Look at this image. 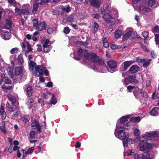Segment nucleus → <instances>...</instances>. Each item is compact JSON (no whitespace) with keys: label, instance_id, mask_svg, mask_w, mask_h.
I'll list each match as a JSON object with an SVG mask.
<instances>
[{"label":"nucleus","instance_id":"nucleus-1","mask_svg":"<svg viewBox=\"0 0 159 159\" xmlns=\"http://www.w3.org/2000/svg\"><path fill=\"white\" fill-rule=\"evenodd\" d=\"M77 54L80 57L83 56V61L84 64L89 65L90 63L91 65H93V66H89V67L96 70H101V66L104 65V62L95 53L89 52L86 50L79 48Z\"/></svg>","mask_w":159,"mask_h":159},{"label":"nucleus","instance_id":"nucleus-2","mask_svg":"<svg viewBox=\"0 0 159 159\" xmlns=\"http://www.w3.org/2000/svg\"><path fill=\"white\" fill-rule=\"evenodd\" d=\"M129 117V115H127L122 116L118 120L114 133L115 136L117 138L123 139L125 138L124 126H128L130 125L128 121Z\"/></svg>","mask_w":159,"mask_h":159},{"label":"nucleus","instance_id":"nucleus-3","mask_svg":"<svg viewBox=\"0 0 159 159\" xmlns=\"http://www.w3.org/2000/svg\"><path fill=\"white\" fill-rule=\"evenodd\" d=\"M110 3L108 2L107 4H105L104 7L108 12H107L104 14L102 16L104 20L107 23H110L112 25L115 23V18L118 17V11L115 8H111Z\"/></svg>","mask_w":159,"mask_h":159},{"label":"nucleus","instance_id":"nucleus-4","mask_svg":"<svg viewBox=\"0 0 159 159\" xmlns=\"http://www.w3.org/2000/svg\"><path fill=\"white\" fill-rule=\"evenodd\" d=\"M30 70H32L33 74L36 75L39 73L41 75L45 74L46 76L49 75L48 71L46 69V67L44 65H36L34 61L30 60L29 62Z\"/></svg>","mask_w":159,"mask_h":159},{"label":"nucleus","instance_id":"nucleus-5","mask_svg":"<svg viewBox=\"0 0 159 159\" xmlns=\"http://www.w3.org/2000/svg\"><path fill=\"white\" fill-rule=\"evenodd\" d=\"M12 23L10 19L6 20L5 25L0 23V35L1 37L5 40H8L11 38L10 33L4 29H9L11 27Z\"/></svg>","mask_w":159,"mask_h":159},{"label":"nucleus","instance_id":"nucleus-6","mask_svg":"<svg viewBox=\"0 0 159 159\" xmlns=\"http://www.w3.org/2000/svg\"><path fill=\"white\" fill-rule=\"evenodd\" d=\"M152 145L147 142L145 139H140L137 146V148L139 151H148L152 148Z\"/></svg>","mask_w":159,"mask_h":159},{"label":"nucleus","instance_id":"nucleus-7","mask_svg":"<svg viewBox=\"0 0 159 159\" xmlns=\"http://www.w3.org/2000/svg\"><path fill=\"white\" fill-rule=\"evenodd\" d=\"M133 93L135 98H139L142 103L147 104V102L148 101L149 98L148 96L144 94L143 92L138 89L137 90H134Z\"/></svg>","mask_w":159,"mask_h":159},{"label":"nucleus","instance_id":"nucleus-8","mask_svg":"<svg viewBox=\"0 0 159 159\" xmlns=\"http://www.w3.org/2000/svg\"><path fill=\"white\" fill-rule=\"evenodd\" d=\"M25 6L27 7V9L23 8L20 9L16 7L15 12L16 15H19L21 17H22V16H24L25 19L26 20L28 18L26 16L30 15L31 12L28 8L29 6L27 5H24L23 7H24Z\"/></svg>","mask_w":159,"mask_h":159},{"label":"nucleus","instance_id":"nucleus-9","mask_svg":"<svg viewBox=\"0 0 159 159\" xmlns=\"http://www.w3.org/2000/svg\"><path fill=\"white\" fill-rule=\"evenodd\" d=\"M135 34L133 29L131 28H127L125 31V33L123 35V39L126 40L128 39H132L135 37Z\"/></svg>","mask_w":159,"mask_h":159},{"label":"nucleus","instance_id":"nucleus-10","mask_svg":"<svg viewBox=\"0 0 159 159\" xmlns=\"http://www.w3.org/2000/svg\"><path fill=\"white\" fill-rule=\"evenodd\" d=\"M145 136L149 138V139L153 141H156L159 139V132L155 131L146 132Z\"/></svg>","mask_w":159,"mask_h":159},{"label":"nucleus","instance_id":"nucleus-11","mask_svg":"<svg viewBox=\"0 0 159 159\" xmlns=\"http://www.w3.org/2000/svg\"><path fill=\"white\" fill-rule=\"evenodd\" d=\"M136 9L140 13L143 14H145L151 11V9L147 6V4L145 3L141 4Z\"/></svg>","mask_w":159,"mask_h":159},{"label":"nucleus","instance_id":"nucleus-12","mask_svg":"<svg viewBox=\"0 0 159 159\" xmlns=\"http://www.w3.org/2000/svg\"><path fill=\"white\" fill-rule=\"evenodd\" d=\"M108 66L107 69L108 71L113 73L116 70V62L113 61H109L107 62Z\"/></svg>","mask_w":159,"mask_h":159},{"label":"nucleus","instance_id":"nucleus-13","mask_svg":"<svg viewBox=\"0 0 159 159\" xmlns=\"http://www.w3.org/2000/svg\"><path fill=\"white\" fill-rule=\"evenodd\" d=\"M31 127L33 129H37L38 131L41 132V127L39 121L36 120H34L32 121Z\"/></svg>","mask_w":159,"mask_h":159},{"label":"nucleus","instance_id":"nucleus-14","mask_svg":"<svg viewBox=\"0 0 159 159\" xmlns=\"http://www.w3.org/2000/svg\"><path fill=\"white\" fill-rule=\"evenodd\" d=\"M21 46L23 48H25L26 47H27L28 50L26 52L25 51V54L26 56H27V53L32 51V48L31 46L30 45L28 42H25L21 43Z\"/></svg>","mask_w":159,"mask_h":159},{"label":"nucleus","instance_id":"nucleus-15","mask_svg":"<svg viewBox=\"0 0 159 159\" xmlns=\"http://www.w3.org/2000/svg\"><path fill=\"white\" fill-rule=\"evenodd\" d=\"M143 154L144 159H154L155 158L154 154L153 152H149Z\"/></svg>","mask_w":159,"mask_h":159},{"label":"nucleus","instance_id":"nucleus-16","mask_svg":"<svg viewBox=\"0 0 159 159\" xmlns=\"http://www.w3.org/2000/svg\"><path fill=\"white\" fill-rule=\"evenodd\" d=\"M46 24L45 22H42L38 24L36 27L35 29L38 31H41L46 29Z\"/></svg>","mask_w":159,"mask_h":159},{"label":"nucleus","instance_id":"nucleus-17","mask_svg":"<svg viewBox=\"0 0 159 159\" xmlns=\"http://www.w3.org/2000/svg\"><path fill=\"white\" fill-rule=\"evenodd\" d=\"M4 107V106L2 104L0 107V115L2 120L5 119L6 116V113L5 111Z\"/></svg>","mask_w":159,"mask_h":159},{"label":"nucleus","instance_id":"nucleus-18","mask_svg":"<svg viewBox=\"0 0 159 159\" xmlns=\"http://www.w3.org/2000/svg\"><path fill=\"white\" fill-rule=\"evenodd\" d=\"M23 70V67L22 66H19L16 67L14 69L15 74L16 75H20Z\"/></svg>","mask_w":159,"mask_h":159},{"label":"nucleus","instance_id":"nucleus-19","mask_svg":"<svg viewBox=\"0 0 159 159\" xmlns=\"http://www.w3.org/2000/svg\"><path fill=\"white\" fill-rule=\"evenodd\" d=\"M135 80V77L134 76H129L128 78H125L124 81V83L126 84L134 82Z\"/></svg>","mask_w":159,"mask_h":159},{"label":"nucleus","instance_id":"nucleus-20","mask_svg":"<svg viewBox=\"0 0 159 159\" xmlns=\"http://www.w3.org/2000/svg\"><path fill=\"white\" fill-rule=\"evenodd\" d=\"M139 70V67L136 65H133L129 69V72L132 74L137 72Z\"/></svg>","mask_w":159,"mask_h":159},{"label":"nucleus","instance_id":"nucleus-21","mask_svg":"<svg viewBox=\"0 0 159 159\" xmlns=\"http://www.w3.org/2000/svg\"><path fill=\"white\" fill-rule=\"evenodd\" d=\"M90 4L95 7H98L101 2L100 0H89Z\"/></svg>","mask_w":159,"mask_h":159},{"label":"nucleus","instance_id":"nucleus-22","mask_svg":"<svg viewBox=\"0 0 159 159\" xmlns=\"http://www.w3.org/2000/svg\"><path fill=\"white\" fill-rule=\"evenodd\" d=\"M159 108L158 107H153L151 111L150 112V114L151 115L157 116L159 114V112L158 111Z\"/></svg>","mask_w":159,"mask_h":159},{"label":"nucleus","instance_id":"nucleus-23","mask_svg":"<svg viewBox=\"0 0 159 159\" xmlns=\"http://www.w3.org/2000/svg\"><path fill=\"white\" fill-rule=\"evenodd\" d=\"M134 61H125L123 63L124 65V69L125 70H127L128 68L132 65V64L134 63Z\"/></svg>","mask_w":159,"mask_h":159},{"label":"nucleus","instance_id":"nucleus-24","mask_svg":"<svg viewBox=\"0 0 159 159\" xmlns=\"http://www.w3.org/2000/svg\"><path fill=\"white\" fill-rule=\"evenodd\" d=\"M27 95L30 97L32 94V88L30 86H28L27 87L25 91Z\"/></svg>","mask_w":159,"mask_h":159},{"label":"nucleus","instance_id":"nucleus-25","mask_svg":"<svg viewBox=\"0 0 159 159\" xmlns=\"http://www.w3.org/2000/svg\"><path fill=\"white\" fill-rule=\"evenodd\" d=\"M55 95L53 94H52V97L50 100V103L53 105L56 104L57 102V98H55Z\"/></svg>","mask_w":159,"mask_h":159},{"label":"nucleus","instance_id":"nucleus-26","mask_svg":"<svg viewBox=\"0 0 159 159\" xmlns=\"http://www.w3.org/2000/svg\"><path fill=\"white\" fill-rule=\"evenodd\" d=\"M5 122L3 121L0 124V129L1 131L4 133H6V130L5 128Z\"/></svg>","mask_w":159,"mask_h":159},{"label":"nucleus","instance_id":"nucleus-27","mask_svg":"<svg viewBox=\"0 0 159 159\" xmlns=\"http://www.w3.org/2000/svg\"><path fill=\"white\" fill-rule=\"evenodd\" d=\"M6 106L7 107L8 110L11 111H13L16 108L14 104H12L11 105L8 102L7 103Z\"/></svg>","mask_w":159,"mask_h":159},{"label":"nucleus","instance_id":"nucleus-28","mask_svg":"<svg viewBox=\"0 0 159 159\" xmlns=\"http://www.w3.org/2000/svg\"><path fill=\"white\" fill-rule=\"evenodd\" d=\"M9 100L10 101L12 104H14L16 101V98L14 96L9 94L7 96Z\"/></svg>","mask_w":159,"mask_h":159},{"label":"nucleus","instance_id":"nucleus-29","mask_svg":"<svg viewBox=\"0 0 159 159\" xmlns=\"http://www.w3.org/2000/svg\"><path fill=\"white\" fill-rule=\"evenodd\" d=\"M114 34L115 37L116 39L120 38L122 35L121 32L119 30H117L115 31Z\"/></svg>","mask_w":159,"mask_h":159},{"label":"nucleus","instance_id":"nucleus-30","mask_svg":"<svg viewBox=\"0 0 159 159\" xmlns=\"http://www.w3.org/2000/svg\"><path fill=\"white\" fill-rule=\"evenodd\" d=\"M74 19V16L72 15H70L68 18L64 19L62 22H70L73 21Z\"/></svg>","mask_w":159,"mask_h":159},{"label":"nucleus","instance_id":"nucleus-31","mask_svg":"<svg viewBox=\"0 0 159 159\" xmlns=\"http://www.w3.org/2000/svg\"><path fill=\"white\" fill-rule=\"evenodd\" d=\"M7 71L8 75L11 78H12L13 76V69L10 67H8L7 69Z\"/></svg>","mask_w":159,"mask_h":159},{"label":"nucleus","instance_id":"nucleus-32","mask_svg":"<svg viewBox=\"0 0 159 159\" xmlns=\"http://www.w3.org/2000/svg\"><path fill=\"white\" fill-rule=\"evenodd\" d=\"M134 135L136 138L139 137L140 136V132L139 129L137 128H134Z\"/></svg>","mask_w":159,"mask_h":159},{"label":"nucleus","instance_id":"nucleus-33","mask_svg":"<svg viewBox=\"0 0 159 159\" xmlns=\"http://www.w3.org/2000/svg\"><path fill=\"white\" fill-rule=\"evenodd\" d=\"M43 47V52L45 53H47L49 52L52 48L51 45L45 47Z\"/></svg>","mask_w":159,"mask_h":159},{"label":"nucleus","instance_id":"nucleus-34","mask_svg":"<svg viewBox=\"0 0 159 159\" xmlns=\"http://www.w3.org/2000/svg\"><path fill=\"white\" fill-rule=\"evenodd\" d=\"M140 120V117L139 116L132 118L130 119V121L131 122H138Z\"/></svg>","mask_w":159,"mask_h":159},{"label":"nucleus","instance_id":"nucleus-35","mask_svg":"<svg viewBox=\"0 0 159 159\" xmlns=\"http://www.w3.org/2000/svg\"><path fill=\"white\" fill-rule=\"evenodd\" d=\"M129 136L125 135V138L123 140L126 139L129 144H132L134 143L135 141L131 138H128Z\"/></svg>","mask_w":159,"mask_h":159},{"label":"nucleus","instance_id":"nucleus-36","mask_svg":"<svg viewBox=\"0 0 159 159\" xmlns=\"http://www.w3.org/2000/svg\"><path fill=\"white\" fill-rule=\"evenodd\" d=\"M127 89L129 92H132L133 90L134 91V90H137L138 88H136L133 86L129 85L127 86Z\"/></svg>","mask_w":159,"mask_h":159},{"label":"nucleus","instance_id":"nucleus-37","mask_svg":"<svg viewBox=\"0 0 159 159\" xmlns=\"http://www.w3.org/2000/svg\"><path fill=\"white\" fill-rule=\"evenodd\" d=\"M37 0H36V3L34 4L33 7V12L34 13H35L37 11L38 7V5H40V4H38L37 2ZM42 4H41V5H42Z\"/></svg>","mask_w":159,"mask_h":159},{"label":"nucleus","instance_id":"nucleus-38","mask_svg":"<svg viewBox=\"0 0 159 159\" xmlns=\"http://www.w3.org/2000/svg\"><path fill=\"white\" fill-rule=\"evenodd\" d=\"M103 44L104 46L106 48H107L109 47V44L107 41V40L106 38H103Z\"/></svg>","mask_w":159,"mask_h":159},{"label":"nucleus","instance_id":"nucleus-39","mask_svg":"<svg viewBox=\"0 0 159 159\" xmlns=\"http://www.w3.org/2000/svg\"><path fill=\"white\" fill-rule=\"evenodd\" d=\"M134 158L135 159H144L143 154L136 153L134 155Z\"/></svg>","mask_w":159,"mask_h":159},{"label":"nucleus","instance_id":"nucleus-40","mask_svg":"<svg viewBox=\"0 0 159 159\" xmlns=\"http://www.w3.org/2000/svg\"><path fill=\"white\" fill-rule=\"evenodd\" d=\"M148 5L151 7L156 4V0H149L148 2Z\"/></svg>","mask_w":159,"mask_h":159},{"label":"nucleus","instance_id":"nucleus-41","mask_svg":"<svg viewBox=\"0 0 159 159\" xmlns=\"http://www.w3.org/2000/svg\"><path fill=\"white\" fill-rule=\"evenodd\" d=\"M2 89L5 90H9L12 89L13 87L12 86H8L4 84L2 85Z\"/></svg>","mask_w":159,"mask_h":159},{"label":"nucleus","instance_id":"nucleus-42","mask_svg":"<svg viewBox=\"0 0 159 159\" xmlns=\"http://www.w3.org/2000/svg\"><path fill=\"white\" fill-rule=\"evenodd\" d=\"M36 134L35 132L34 131H31L29 134L30 137V139H33L35 138Z\"/></svg>","mask_w":159,"mask_h":159},{"label":"nucleus","instance_id":"nucleus-43","mask_svg":"<svg viewBox=\"0 0 159 159\" xmlns=\"http://www.w3.org/2000/svg\"><path fill=\"white\" fill-rule=\"evenodd\" d=\"M151 61V59L148 60L147 61L145 59V61H144V63L143 64V66L144 67H146L148 66L150 64Z\"/></svg>","mask_w":159,"mask_h":159},{"label":"nucleus","instance_id":"nucleus-44","mask_svg":"<svg viewBox=\"0 0 159 159\" xmlns=\"http://www.w3.org/2000/svg\"><path fill=\"white\" fill-rule=\"evenodd\" d=\"M8 3L11 5L16 7L17 5V3L15 0H7Z\"/></svg>","mask_w":159,"mask_h":159},{"label":"nucleus","instance_id":"nucleus-45","mask_svg":"<svg viewBox=\"0 0 159 159\" xmlns=\"http://www.w3.org/2000/svg\"><path fill=\"white\" fill-rule=\"evenodd\" d=\"M49 94V93H42L41 94V96L43 99H47L48 98V95Z\"/></svg>","mask_w":159,"mask_h":159},{"label":"nucleus","instance_id":"nucleus-46","mask_svg":"<svg viewBox=\"0 0 159 159\" xmlns=\"http://www.w3.org/2000/svg\"><path fill=\"white\" fill-rule=\"evenodd\" d=\"M155 36L156 44L159 45V33L155 34ZM158 47H159V46Z\"/></svg>","mask_w":159,"mask_h":159},{"label":"nucleus","instance_id":"nucleus-47","mask_svg":"<svg viewBox=\"0 0 159 159\" xmlns=\"http://www.w3.org/2000/svg\"><path fill=\"white\" fill-rule=\"evenodd\" d=\"M62 9L67 12H69L70 11V8L69 6H67L66 7H62Z\"/></svg>","mask_w":159,"mask_h":159},{"label":"nucleus","instance_id":"nucleus-48","mask_svg":"<svg viewBox=\"0 0 159 159\" xmlns=\"http://www.w3.org/2000/svg\"><path fill=\"white\" fill-rule=\"evenodd\" d=\"M17 60L19 63H22L23 62V56L21 54H20L18 57Z\"/></svg>","mask_w":159,"mask_h":159},{"label":"nucleus","instance_id":"nucleus-49","mask_svg":"<svg viewBox=\"0 0 159 159\" xmlns=\"http://www.w3.org/2000/svg\"><path fill=\"white\" fill-rule=\"evenodd\" d=\"M32 21L33 26L34 27H36L38 24V20L34 18L32 20Z\"/></svg>","mask_w":159,"mask_h":159},{"label":"nucleus","instance_id":"nucleus-50","mask_svg":"<svg viewBox=\"0 0 159 159\" xmlns=\"http://www.w3.org/2000/svg\"><path fill=\"white\" fill-rule=\"evenodd\" d=\"M149 35L148 32L147 31H144L142 33V35L144 37V39L147 38Z\"/></svg>","mask_w":159,"mask_h":159},{"label":"nucleus","instance_id":"nucleus-51","mask_svg":"<svg viewBox=\"0 0 159 159\" xmlns=\"http://www.w3.org/2000/svg\"><path fill=\"white\" fill-rule=\"evenodd\" d=\"M3 81H4L6 84H10L11 82V80L8 78H5L3 79Z\"/></svg>","mask_w":159,"mask_h":159},{"label":"nucleus","instance_id":"nucleus-52","mask_svg":"<svg viewBox=\"0 0 159 159\" xmlns=\"http://www.w3.org/2000/svg\"><path fill=\"white\" fill-rule=\"evenodd\" d=\"M19 111L14 112L12 117V118L15 119V118L17 117L19 114Z\"/></svg>","mask_w":159,"mask_h":159},{"label":"nucleus","instance_id":"nucleus-53","mask_svg":"<svg viewBox=\"0 0 159 159\" xmlns=\"http://www.w3.org/2000/svg\"><path fill=\"white\" fill-rule=\"evenodd\" d=\"M18 51V48H15L12 49L11 51L10 52L11 54H14L17 52Z\"/></svg>","mask_w":159,"mask_h":159},{"label":"nucleus","instance_id":"nucleus-54","mask_svg":"<svg viewBox=\"0 0 159 159\" xmlns=\"http://www.w3.org/2000/svg\"><path fill=\"white\" fill-rule=\"evenodd\" d=\"M70 29L68 27H66L64 28L63 31L66 34H67L70 32Z\"/></svg>","mask_w":159,"mask_h":159},{"label":"nucleus","instance_id":"nucleus-55","mask_svg":"<svg viewBox=\"0 0 159 159\" xmlns=\"http://www.w3.org/2000/svg\"><path fill=\"white\" fill-rule=\"evenodd\" d=\"M94 31L95 32H96L97 31L99 27V25L96 22H94Z\"/></svg>","mask_w":159,"mask_h":159},{"label":"nucleus","instance_id":"nucleus-56","mask_svg":"<svg viewBox=\"0 0 159 159\" xmlns=\"http://www.w3.org/2000/svg\"><path fill=\"white\" fill-rule=\"evenodd\" d=\"M120 48V46H117L115 44H112L111 45V48L112 49H116Z\"/></svg>","mask_w":159,"mask_h":159},{"label":"nucleus","instance_id":"nucleus-57","mask_svg":"<svg viewBox=\"0 0 159 159\" xmlns=\"http://www.w3.org/2000/svg\"><path fill=\"white\" fill-rule=\"evenodd\" d=\"M123 140V144L124 147H128V141L126 139H125Z\"/></svg>","mask_w":159,"mask_h":159},{"label":"nucleus","instance_id":"nucleus-58","mask_svg":"<svg viewBox=\"0 0 159 159\" xmlns=\"http://www.w3.org/2000/svg\"><path fill=\"white\" fill-rule=\"evenodd\" d=\"M49 41L48 39H46L45 40V42L43 44V47L51 46V45L49 44Z\"/></svg>","mask_w":159,"mask_h":159},{"label":"nucleus","instance_id":"nucleus-59","mask_svg":"<svg viewBox=\"0 0 159 159\" xmlns=\"http://www.w3.org/2000/svg\"><path fill=\"white\" fill-rule=\"evenodd\" d=\"M136 61L137 62L139 63H143V62L144 61H145V59H140L139 58H137Z\"/></svg>","mask_w":159,"mask_h":159},{"label":"nucleus","instance_id":"nucleus-60","mask_svg":"<svg viewBox=\"0 0 159 159\" xmlns=\"http://www.w3.org/2000/svg\"><path fill=\"white\" fill-rule=\"evenodd\" d=\"M153 31L156 33H159V27L158 26L155 27L153 30Z\"/></svg>","mask_w":159,"mask_h":159},{"label":"nucleus","instance_id":"nucleus-61","mask_svg":"<svg viewBox=\"0 0 159 159\" xmlns=\"http://www.w3.org/2000/svg\"><path fill=\"white\" fill-rule=\"evenodd\" d=\"M34 148L33 147H31L27 151L28 154H31L34 151Z\"/></svg>","mask_w":159,"mask_h":159},{"label":"nucleus","instance_id":"nucleus-62","mask_svg":"<svg viewBox=\"0 0 159 159\" xmlns=\"http://www.w3.org/2000/svg\"><path fill=\"white\" fill-rule=\"evenodd\" d=\"M98 11L101 14H104L105 12V10L104 8H101L98 10Z\"/></svg>","mask_w":159,"mask_h":159},{"label":"nucleus","instance_id":"nucleus-63","mask_svg":"<svg viewBox=\"0 0 159 159\" xmlns=\"http://www.w3.org/2000/svg\"><path fill=\"white\" fill-rule=\"evenodd\" d=\"M47 32L49 34H52L53 32V30L51 28H49L47 29Z\"/></svg>","mask_w":159,"mask_h":159},{"label":"nucleus","instance_id":"nucleus-64","mask_svg":"<svg viewBox=\"0 0 159 159\" xmlns=\"http://www.w3.org/2000/svg\"><path fill=\"white\" fill-rule=\"evenodd\" d=\"M53 83L52 82H49L47 83L46 86L48 87H51L52 86Z\"/></svg>","mask_w":159,"mask_h":159}]
</instances>
